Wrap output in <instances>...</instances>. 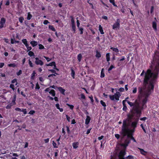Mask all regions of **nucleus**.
<instances>
[{
	"label": "nucleus",
	"mask_w": 159,
	"mask_h": 159,
	"mask_svg": "<svg viewBox=\"0 0 159 159\" xmlns=\"http://www.w3.org/2000/svg\"><path fill=\"white\" fill-rule=\"evenodd\" d=\"M151 87H150V89L148 88V91L144 94V98L141 101V109H143L144 108L147 107L146 104L148 100V98L150 95L151 93H150V91L152 90L151 89Z\"/></svg>",
	"instance_id": "nucleus-4"
},
{
	"label": "nucleus",
	"mask_w": 159,
	"mask_h": 159,
	"mask_svg": "<svg viewBox=\"0 0 159 159\" xmlns=\"http://www.w3.org/2000/svg\"><path fill=\"white\" fill-rule=\"evenodd\" d=\"M138 121V120L137 121H133L132 123L131 126L133 128L135 129L137 127Z\"/></svg>",
	"instance_id": "nucleus-13"
},
{
	"label": "nucleus",
	"mask_w": 159,
	"mask_h": 159,
	"mask_svg": "<svg viewBox=\"0 0 159 159\" xmlns=\"http://www.w3.org/2000/svg\"><path fill=\"white\" fill-rule=\"evenodd\" d=\"M30 43L33 47H34L36 46L38 44L37 42L35 41H31Z\"/></svg>",
	"instance_id": "nucleus-21"
},
{
	"label": "nucleus",
	"mask_w": 159,
	"mask_h": 159,
	"mask_svg": "<svg viewBox=\"0 0 159 159\" xmlns=\"http://www.w3.org/2000/svg\"><path fill=\"white\" fill-rule=\"evenodd\" d=\"M28 54L29 56H30V57L33 56L34 55V53L33 52L31 51H30L28 53Z\"/></svg>",
	"instance_id": "nucleus-51"
},
{
	"label": "nucleus",
	"mask_w": 159,
	"mask_h": 159,
	"mask_svg": "<svg viewBox=\"0 0 159 159\" xmlns=\"http://www.w3.org/2000/svg\"><path fill=\"white\" fill-rule=\"evenodd\" d=\"M91 120V118L89 116H86V118L85 120V124L86 125H88L89 124V123Z\"/></svg>",
	"instance_id": "nucleus-18"
},
{
	"label": "nucleus",
	"mask_w": 159,
	"mask_h": 159,
	"mask_svg": "<svg viewBox=\"0 0 159 159\" xmlns=\"http://www.w3.org/2000/svg\"><path fill=\"white\" fill-rule=\"evenodd\" d=\"M48 70L49 71H50L52 73H54V74H56L57 75H58V74L56 73V71L53 69H49Z\"/></svg>",
	"instance_id": "nucleus-48"
},
{
	"label": "nucleus",
	"mask_w": 159,
	"mask_h": 159,
	"mask_svg": "<svg viewBox=\"0 0 159 159\" xmlns=\"http://www.w3.org/2000/svg\"><path fill=\"white\" fill-rule=\"evenodd\" d=\"M35 63L37 65H40V66H42L43 64V62L40 60H38V61H35Z\"/></svg>",
	"instance_id": "nucleus-17"
},
{
	"label": "nucleus",
	"mask_w": 159,
	"mask_h": 159,
	"mask_svg": "<svg viewBox=\"0 0 159 159\" xmlns=\"http://www.w3.org/2000/svg\"><path fill=\"white\" fill-rule=\"evenodd\" d=\"M32 17V15L30 14V12H29L28 13L27 17V19L28 20H30Z\"/></svg>",
	"instance_id": "nucleus-34"
},
{
	"label": "nucleus",
	"mask_w": 159,
	"mask_h": 159,
	"mask_svg": "<svg viewBox=\"0 0 159 159\" xmlns=\"http://www.w3.org/2000/svg\"><path fill=\"white\" fill-rule=\"evenodd\" d=\"M144 90V88L143 87H139L138 88V92L139 94L142 96L143 94V92Z\"/></svg>",
	"instance_id": "nucleus-11"
},
{
	"label": "nucleus",
	"mask_w": 159,
	"mask_h": 159,
	"mask_svg": "<svg viewBox=\"0 0 159 159\" xmlns=\"http://www.w3.org/2000/svg\"><path fill=\"white\" fill-rule=\"evenodd\" d=\"M29 44H28V46H26L27 49V51H30L32 49V47L29 46Z\"/></svg>",
	"instance_id": "nucleus-59"
},
{
	"label": "nucleus",
	"mask_w": 159,
	"mask_h": 159,
	"mask_svg": "<svg viewBox=\"0 0 159 159\" xmlns=\"http://www.w3.org/2000/svg\"><path fill=\"white\" fill-rule=\"evenodd\" d=\"M135 129H134V128H133L132 129H129V130L128 131V134H132V135H133V133L135 131Z\"/></svg>",
	"instance_id": "nucleus-23"
},
{
	"label": "nucleus",
	"mask_w": 159,
	"mask_h": 159,
	"mask_svg": "<svg viewBox=\"0 0 159 159\" xmlns=\"http://www.w3.org/2000/svg\"><path fill=\"white\" fill-rule=\"evenodd\" d=\"M115 66L113 65H111L110 67L108 68V71L109 73H110V71L111 70H112L113 68H115Z\"/></svg>",
	"instance_id": "nucleus-42"
},
{
	"label": "nucleus",
	"mask_w": 159,
	"mask_h": 159,
	"mask_svg": "<svg viewBox=\"0 0 159 159\" xmlns=\"http://www.w3.org/2000/svg\"><path fill=\"white\" fill-rule=\"evenodd\" d=\"M71 76L73 78L75 79V72L74 70L72 68L71 69Z\"/></svg>",
	"instance_id": "nucleus-25"
},
{
	"label": "nucleus",
	"mask_w": 159,
	"mask_h": 159,
	"mask_svg": "<svg viewBox=\"0 0 159 159\" xmlns=\"http://www.w3.org/2000/svg\"><path fill=\"white\" fill-rule=\"evenodd\" d=\"M57 89L62 94L64 95H65V92L66 90L65 89H63L61 87H58Z\"/></svg>",
	"instance_id": "nucleus-12"
},
{
	"label": "nucleus",
	"mask_w": 159,
	"mask_h": 159,
	"mask_svg": "<svg viewBox=\"0 0 159 159\" xmlns=\"http://www.w3.org/2000/svg\"><path fill=\"white\" fill-rule=\"evenodd\" d=\"M129 121V120L127 119H125L123 120L121 131V134L123 137L126 136L128 134V131L129 130L128 128L129 125L127 123Z\"/></svg>",
	"instance_id": "nucleus-3"
},
{
	"label": "nucleus",
	"mask_w": 159,
	"mask_h": 159,
	"mask_svg": "<svg viewBox=\"0 0 159 159\" xmlns=\"http://www.w3.org/2000/svg\"><path fill=\"white\" fill-rule=\"evenodd\" d=\"M22 73V71L21 70H20L19 71L17 72H16V75L18 76H19Z\"/></svg>",
	"instance_id": "nucleus-60"
},
{
	"label": "nucleus",
	"mask_w": 159,
	"mask_h": 159,
	"mask_svg": "<svg viewBox=\"0 0 159 159\" xmlns=\"http://www.w3.org/2000/svg\"><path fill=\"white\" fill-rule=\"evenodd\" d=\"M66 105L69 107L70 109L72 110L73 109V108H74V106L73 105H70L68 103H67Z\"/></svg>",
	"instance_id": "nucleus-52"
},
{
	"label": "nucleus",
	"mask_w": 159,
	"mask_h": 159,
	"mask_svg": "<svg viewBox=\"0 0 159 159\" xmlns=\"http://www.w3.org/2000/svg\"><path fill=\"white\" fill-rule=\"evenodd\" d=\"M130 112L131 114L127 115L128 119H127L129 120V121L132 119L133 117L134 116L135 113H136V112L133 110H131Z\"/></svg>",
	"instance_id": "nucleus-7"
},
{
	"label": "nucleus",
	"mask_w": 159,
	"mask_h": 159,
	"mask_svg": "<svg viewBox=\"0 0 159 159\" xmlns=\"http://www.w3.org/2000/svg\"><path fill=\"white\" fill-rule=\"evenodd\" d=\"M49 141V138H47L46 139H44V141L45 142V143H48Z\"/></svg>",
	"instance_id": "nucleus-63"
},
{
	"label": "nucleus",
	"mask_w": 159,
	"mask_h": 159,
	"mask_svg": "<svg viewBox=\"0 0 159 159\" xmlns=\"http://www.w3.org/2000/svg\"><path fill=\"white\" fill-rule=\"evenodd\" d=\"M21 111L23 112L24 114H26L27 113L26 109L22 108L21 109Z\"/></svg>",
	"instance_id": "nucleus-55"
},
{
	"label": "nucleus",
	"mask_w": 159,
	"mask_h": 159,
	"mask_svg": "<svg viewBox=\"0 0 159 159\" xmlns=\"http://www.w3.org/2000/svg\"><path fill=\"white\" fill-rule=\"evenodd\" d=\"M24 20V18L22 16L20 17L19 18V22L21 23H23Z\"/></svg>",
	"instance_id": "nucleus-47"
},
{
	"label": "nucleus",
	"mask_w": 159,
	"mask_h": 159,
	"mask_svg": "<svg viewBox=\"0 0 159 159\" xmlns=\"http://www.w3.org/2000/svg\"><path fill=\"white\" fill-rule=\"evenodd\" d=\"M126 136H127V138H128L129 139H130L133 141L134 142H136V140L134 138V137L133 136V135L127 134Z\"/></svg>",
	"instance_id": "nucleus-14"
},
{
	"label": "nucleus",
	"mask_w": 159,
	"mask_h": 159,
	"mask_svg": "<svg viewBox=\"0 0 159 159\" xmlns=\"http://www.w3.org/2000/svg\"><path fill=\"white\" fill-rule=\"evenodd\" d=\"M43 57L45 58L46 60H47V61L48 62H49L50 61H51L52 60L51 58H50L48 57H47L45 56H44Z\"/></svg>",
	"instance_id": "nucleus-54"
},
{
	"label": "nucleus",
	"mask_w": 159,
	"mask_h": 159,
	"mask_svg": "<svg viewBox=\"0 0 159 159\" xmlns=\"http://www.w3.org/2000/svg\"><path fill=\"white\" fill-rule=\"evenodd\" d=\"M55 63H56L55 61H52L51 62H50L48 64H45V65L46 66H53L55 65Z\"/></svg>",
	"instance_id": "nucleus-28"
},
{
	"label": "nucleus",
	"mask_w": 159,
	"mask_h": 159,
	"mask_svg": "<svg viewBox=\"0 0 159 159\" xmlns=\"http://www.w3.org/2000/svg\"><path fill=\"white\" fill-rule=\"evenodd\" d=\"M78 28L79 29V30L80 31V34H83V30H84L83 28L82 27H80V28Z\"/></svg>",
	"instance_id": "nucleus-50"
},
{
	"label": "nucleus",
	"mask_w": 159,
	"mask_h": 159,
	"mask_svg": "<svg viewBox=\"0 0 159 159\" xmlns=\"http://www.w3.org/2000/svg\"><path fill=\"white\" fill-rule=\"evenodd\" d=\"M35 111L34 110H31L28 113V114H30L31 115H33L34 114V113H35Z\"/></svg>",
	"instance_id": "nucleus-49"
},
{
	"label": "nucleus",
	"mask_w": 159,
	"mask_h": 159,
	"mask_svg": "<svg viewBox=\"0 0 159 159\" xmlns=\"http://www.w3.org/2000/svg\"><path fill=\"white\" fill-rule=\"evenodd\" d=\"M127 102L131 107H133L132 110L137 114L140 115L141 114V111L143 109H141V106H140L139 103L137 100H136L134 103H132L129 101H127Z\"/></svg>",
	"instance_id": "nucleus-2"
},
{
	"label": "nucleus",
	"mask_w": 159,
	"mask_h": 159,
	"mask_svg": "<svg viewBox=\"0 0 159 159\" xmlns=\"http://www.w3.org/2000/svg\"><path fill=\"white\" fill-rule=\"evenodd\" d=\"M13 106V105H12V104H11V103H10L7 106L6 108L7 109H10L11 108V107Z\"/></svg>",
	"instance_id": "nucleus-44"
},
{
	"label": "nucleus",
	"mask_w": 159,
	"mask_h": 159,
	"mask_svg": "<svg viewBox=\"0 0 159 159\" xmlns=\"http://www.w3.org/2000/svg\"><path fill=\"white\" fill-rule=\"evenodd\" d=\"M48 28L52 31H56V29L53 25H49L48 26Z\"/></svg>",
	"instance_id": "nucleus-38"
},
{
	"label": "nucleus",
	"mask_w": 159,
	"mask_h": 159,
	"mask_svg": "<svg viewBox=\"0 0 159 159\" xmlns=\"http://www.w3.org/2000/svg\"><path fill=\"white\" fill-rule=\"evenodd\" d=\"M22 41L25 46H28V44L27 43V41L26 39H22Z\"/></svg>",
	"instance_id": "nucleus-32"
},
{
	"label": "nucleus",
	"mask_w": 159,
	"mask_h": 159,
	"mask_svg": "<svg viewBox=\"0 0 159 159\" xmlns=\"http://www.w3.org/2000/svg\"><path fill=\"white\" fill-rule=\"evenodd\" d=\"M29 64L31 67H33V65L32 63L31 62V61L30 60H29Z\"/></svg>",
	"instance_id": "nucleus-56"
},
{
	"label": "nucleus",
	"mask_w": 159,
	"mask_h": 159,
	"mask_svg": "<svg viewBox=\"0 0 159 159\" xmlns=\"http://www.w3.org/2000/svg\"><path fill=\"white\" fill-rule=\"evenodd\" d=\"M14 85L13 84H11L10 86V88L13 91L15 90L14 88Z\"/></svg>",
	"instance_id": "nucleus-57"
},
{
	"label": "nucleus",
	"mask_w": 159,
	"mask_h": 159,
	"mask_svg": "<svg viewBox=\"0 0 159 159\" xmlns=\"http://www.w3.org/2000/svg\"><path fill=\"white\" fill-rule=\"evenodd\" d=\"M140 150L141 153L143 155H146L147 152L145 151L143 149L140 148H139Z\"/></svg>",
	"instance_id": "nucleus-22"
},
{
	"label": "nucleus",
	"mask_w": 159,
	"mask_h": 159,
	"mask_svg": "<svg viewBox=\"0 0 159 159\" xmlns=\"http://www.w3.org/2000/svg\"><path fill=\"white\" fill-rule=\"evenodd\" d=\"M40 89V87L39 86V85L38 83H37L36 84V87H35V89Z\"/></svg>",
	"instance_id": "nucleus-61"
},
{
	"label": "nucleus",
	"mask_w": 159,
	"mask_h": 159,
	"mask_svg": "<svg viewBox=\"0 0 159 159\" xmlns=\"http://www.w3.org/2000/svg\"><path fill=\"white\" fill-rule=\"evenodd\" d=\"M104 69L102 68V69L101 72V75H100V77L101 78H103L105 76V74L104 72Z\"/></svg>",
	"instance_id": "nucleus-33"
},
{
	"label": "nucleus",
	"mask_w": 159,
	"mask_h": 159,
	"mask_svg": "<svg viewBox=\"0 0 159 159\" xmlns=\"http://www.w3.org/2000/svg\"><path fill=\"white\" fill-rule=\"evenodd\" d=\"M36 74V73L35 71H33V73L31 75V79L32 80H34V77L35 75Z\"/></svg>",
	"instance_id": "nucleus-36"
},
{
	"label": "nucleus",
	"mask_w": 159,
	"mask_h": 159,
	"mask_svg": "<svg viewBox=\"0 0 159 159\" xmlns=\"http://www.w3.org/2000/svg\"><path fill=\"white\" fill-rule=\"evenodd\" d=\"M39 49L41 50V49H45L44 46L42 44H39Z\"/></svg>",
	"instance_id": "nucleus-45"
},
{
	"label": "nucleus",
	"mask_w": 159,
	"mask_h": 159,
	"mask_svg": "<svg viewBox=\"0 0 159 159\" xmlns=\"http://www.w3.org/2000/svg\"><path fill=\"white\" fill-rule=\"evenodd\" d=\"M126 101V100H124L122 101V104L123 106V110L125 111H126L127 109V107L126 105V104H125V102Z\"/></svg>",
	"instance_id": "nucleus-19"
},
{
	"label": "nucleus",
	"mask_w": 159,
	"mask_h": 159,
	"mask_svg": "<svg viewBox=\"0 0 159 159\" xmlns=\"http://www.w3.org/2000/svg\"><path fill=\"white\" fill-rule=\"evenodd\" d=\"M8 66L9 67H12L14 68L16 66V65L15 63L10 64L8 65Z\"/></svg>",
	"instance_id": "nucleus-46"
},
{
	"label": "nucleus",
	"mask_w": 159,
	"mask_h": 159,
	"mask_svg": "<svg viewBox=\"0 0 159 159\" xmlns=\"http://www.w3.org/2000/svg\"><path fill=\"white\" fill-rule=\"evenodd\" d=\"M140 126L141 127V128H142V129H143V131L145 132V133H146V130L145 129L143 125V124H141Z\"/></svg>",
	"instance_id": "nucleus-62"
},
{
	"label": "nucleus",
	"mask_w": 159,
	"mask_h": 159,
	"mask_svg": "<svg viewBox=\"0 0 159 159\" xmlns=\"http://www.w3.org/2000/svg\"><path fill=\"white\" fill-rule=\"evenodd\" d=\"M106 58L107 61V62H109L110 60V53H107L106 55Z\"/></svg>",
	"instance_id": "nucleus-29"
},
{
	"label": "nucleus",
	"mask_w": 159,
	"mask_h": 159,
	"mask_svg": "<svg viewBox=\"0 0 159 159\" xmlns=\"http://www.w3.org/2000/svg\"><path fill=\"white\" fill-rule=\"evenodd\" d=\"M52 144L54 148H57L58 146H57V143L55 142L54 141L52 142Z\"/></svg>",
	"instance_id": "nucleus-58"
},
{
	"label": "nucleus",
	"mask_w": 159,
	"mask_h": 159,
	"mask_svg": "<svg viewBox=\"0 0 159 159\" xmlns=\"http://www.w3.org/2000/svg\"><path fill=\"white\" fill-rule=\"evenodd\" d=\"M120 20L119 19H117L116 23L112 26V29H115L116 28H119L120 26Z\"/></svg>",
	"instance_id": "nucleus-6"
},
{
	"label": "nucleus",
	"mask_w": 159,
	"mask_h": 159,
	"mask_svg": "<svg viewBox=\"0 0 159 159\" xmlns=\"http://www.w3.org/2000/svg\"><path fill=\"white\" fill-rule=\"evenodd\" d=\"M49 93L53 97H54L56 95L55 91L53 89H51L50 90V91L49 92Z\"/></svg>",
	"instance_id": "nucleus-24"
},
{
	"label": "nucleus",
	"mask_w": 159,
	"mask_h": 159,
	"mask_svg": "<svg viewBox=\"0 0 159 159\" xmlns=\"http://www.w3.org/2000/svg\"><path fill=\"white\" fill-rule=\"evenodd\" d=\"M99 30L100 31L101 34H104V32L103 30L102 27L101 25L99 26Z\"/></svg>",
	"instance_id": "nucleus-26"
},
{
	"label": "nucleus",
	"mask_w": 159,
	"mask_h": 159,
	"mask_svg": "<svg viewBox=\"0 0 159 159\" xmlns=\"http://www.w3.org/2000/svg\"><path fill=\"white\" fill-rule=\"evenodd\" d=\"M16 94H14L13 96V99L11 101V104H12L13 105H14L16 104Z\"/></svg>",
	"instance_id": "nucleus-15"
},
{
	"label": "nucleus",
	"mask_w": 159,
	"mask_h": 159,
	"mask_svg": "<svg viewBox=\"0 0 159 159\" xmlns=\"http://www.w3.org/2000/svg\"><path fill=\"white\" fill-rule=\"evenodd\" d=\"M110 49H111L113 51L116 53H118L119 52V50L117 48H114L113 47H111L110 48Z\"/></svg>",
	"instance_id": "nucleus-31"
},
{
	"label": "nucleus",
	"mask_w": 159,
	"mask_h": 159,
	"mask_svg": "<svg viewBox=\"0 0 159 159\" xmlns=\"http://www.w3.org/2000/svg\"><path fill=\"white\" fill-rule=\"evenodd\" d=\"M114 98L117 101L119 100V98L121 96L120 93L119 92H116L114 95Z\"/></svg>",
	"instance_id": "nucleus-10"
},
{
	"label": "nucleus",
	"mask_w": 159,
	"mask_h": 159,
	"mask_svg": "<svg viewBox=\"0 0 159 159\" xmlns=\"http://www.w3.org/2000/svg\"><path fill=\"white\" fill-rule=\"evenodd\" d=\"M6 22V19L4 18H2L1 19L0 21V29H1L4 27V25Z\"/></svg>",
	"instance_id": "nucleus-8"
},
{
	"label": "nucleus",
	"mask_w": 159,
	"mask_h": 159,
	"mask_svg": "<svg viewBox=\"0 0 159 159\" xmlns=\"http://www.w3.org/2000/svg\"><path fill=\"white\" fill-rule=\"evenodd\" d=\"M77 58L78 61L79 62H80L82 58V54L81 53L78 54L77 55Z\"/></svg>",
	"instance_id": "nucleus-30"
},
{
	"label": "nucleus",
	"mask_w": 159,
	"mask_h": 159,
	"mask_svg": "<svg viewBox=\"0 0 159 159\" xmlns=\"http://www.w3.org/2000/svg\"><path fill=\"white\" fill-rule=\"evenodd\" d=\"M133 158L134 157L132 155H129L126 157L125 158L124 157H123V159H133Z\"/></svg>",
	"instance_id": "nucleus-41"
},
{
	"label": "nucleus",
	"mask_w": 159,
	"mask_h": 159,
	"mask_svg": "<svg viewBox=\"0 0 159 159\" xmlns=\"http://www.w3.org/2000/svg\"><path fill=\"white\" fill-rule=\"evenodd\" d=\"M130 141L128 138H127L125 140L124 143H122L121 145L122 146L126 148L130 143Z\"/></svg>",
	"instance_id": "nucleus-5"
},
{
	"label": "nucleus",
	"mask_w": 159,
	"mask_h": 159,
	"mask_svg": "<svg viewBox=\"0 0 159 159\" xmlns=\"http://www.w3.org/2000/svg\"><path fill=\"white\" fill-rule=\"evenodd\" d=\"M154 60L156 61L157 65L159 67V56H158L157 58L156 57H155L154 58Z\"/></svg>",
	"instance_id": "nucleus-37"
},
{
	"label": "nucleus",
	"mask_w": 159,
	"mask_h": 159,
	"mask_svg": "<svg viewBox=\"0 0 159 159\" xmlns=\"http://www.w3.org/2000/svg\"><path fill=\"white\" fill-rule=\"evenodd\" d=\"M115 137L117 139H119L120 137V135L118 134H115Z\"/></svg>",
	"instance_id": "nucleus-64"
},
{
	"label": "nucleus",
	"mask_w": 159,
	"mask_h": 159,
	"mask_svg": "<svg viewBox=\"0 0 159 159\" xmlns=\"http://www.w3.org/2000/svg\"><path fill=\"white\" fill-rule=\"evenodd\" d=\"M71 27L72 31H73L74 33H75L76 31V27L75 25H71Z\"/></svg>",
	"instance_id": "nucleus-43"
},
{
	"label": "nucleus",
	"mask_w": 159,
	"mask_h": 159,
	"mask_svg": "<svg viewBox=\"0 0 159 159\" xmlns=\"http://www.w3.org/2000/svg\"><path fill=\"white\" fill-rule=\"evenodd\" d=\"M109 97L110 98V99L112 101L114 100V95H109Z\"/></svg>",
	"instance_id": "nucleus-53"
},
{
	"label": "nucleus",
	"mask_w": 159,
	"mask_h": 159,
	"mask_svg": "<svg viewBox=\"0 0 159 159\" xmlns=\"http://www.w3.org/2000/svg\"><path fill=\"white\" fill-rule=\"evenodd\" d=\"M11 83L12 84L15 83V85H17L18 84L17 82V80L16 79H15L11 80Z\"/></svg>",
	"instance_id": "nucleus-39"
},
{
	"label": "nucleus",
	"mask_w": 159,
	"mask_h": 159,
	"mask_svg": "<svg viewBox=\"0 0 159 159\" xmlns=\"http://www.w3.org/2000/svg\"><path fill=\"white\" fill-rule=\"evenodd\" d=\"M100 103L104 107V110H105L106 109V105L105 102L103 101L102 100H101L100 101Z\"/></svg>",
	"instance_id": "nucleus-27"
},
{
	"label": "nucleus",
	"mask_w": 159,
	"mask_h": 159,
	"mask_svg": "<svg viewBox=\"0 0 159 159\" xmlns=\"http://www.w3.org/2000/svg\"><path fill=\"white\" fill-rule=\"evenodd\" d=\"M96 57L98 58H99L101 57V54L100 52L98 51H96Z\"/></svg>",
	"instance_id": "nucleus-35"
},
{
	"label": "nucleus",
	"mask_w": 159,
	"mask_h": 159,
	"mask_svg": "<svg viewBox=\"0 0 159 159\" xmlns=\"http://www.w3.org/2000/svg\"><path fill=\"white\" fill-rule=\"evenodd\" d=\"M158 70H157L155 72H153L151 69H148L145 73L144 78L143 80V83L144 85H146L148 84V88L152 90H154V84L156 80L157 79L158 74Z\"/></svg>",
	"instance_id": "nucleus-1"
},
{
	"label": "nucleus",
	"mask_w": 159,
	"mask_h": 159,
	"mask_svg": "<svg viewBox=\"0 0 159 159\" xmlns=\"http://www.w3.org/2000/svg\"><path fill=\"white\" fill-rule=\"evenodd\" d=\"M152 27L154 30L155 31H157V24L155 21H153L152 23Z\"/></svg>",
	"instance_id": "nucleus-16"
},
{
	"label": "nucleus",
	"mask_w": 159,
	"mask_h": 159,
	"mask_svg": "<svg viewBox=\"0 0 159 159\" xmlns=\"http://www.w3.org/2000/svg\"><path fill=\"white\" fill-rule=\"evenodd\" d=\"M110 2L114 6L117 7V5L115 4V0H109Z\"/></svg>",
	"instance_id": "nucleus-40"
},
{
	"label": "nucleus",
	"mask_w": 159,
	"mask_h": 159,
	"mask_svg": "<svg viewBox=\"0 0 159 159\" xmlns=\"http://www.w3.org/2000/svg\"><path fill=\"white\" fill-rule=\"evenodd\" d=\"M126 154V152L125 151L121 150L119 153V157L120 159H123V157H124V156Z\"/></svg>",
	"instance_id": "nucleus-9"
},
{
	"label": "nucleus",
	"mask_w": 159,
	"mask_h": 159,
	"mask_svg": "<svg viewBox=\"0 0 159 159\" xmlns=\"http://www.w3.org/2000/svg\"><path fill=\"white\" fill-rule=\"evenodd\" d=\"M72 145L74 148L76 149L78 147L79 143L77 142H75L72 143Z\"/></svg>",
	"instance_id": "nucleus-20"
}]
</instances>
